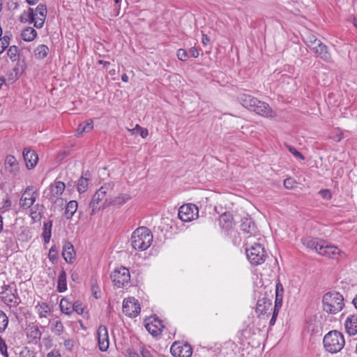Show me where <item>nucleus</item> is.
Instances as JSON below:
<instances>
[{
	"instance_id": "obj_30",
	"label": "nucleus",
	"mask_w": 357,
	"mask_h": 357,
	"mask_svg": "<svg viewBox=\"0 0 357 357\" xmlns=\"http://www.w3.org/2000/svg\"><path fill=\"white\" fill-rule=\"evenodd\" d=\"M37 36L36 31L32 27H26L21 32V37L26 42L33 41Z\"/></svg>"
},
{
	"instance_id": "obj_20",
	"label": "nucleus",
	"mask_w": 357,
	"mask_h": 357,
	"mask_svg": "<svg viewBox=\"0 0 357 357\" xmlns=\"http://www.w3.org/2000/svg\"><path fill=\"white\" fill-rule=\"evenodd\" d=\"M238 102L248 110L253 109L254 105L257 102V98L244 93H241L237 96Z\"/></svg>"
},
{
	"instance_id": "obj_39",
	"label": "nucleus",
	"mask_w": 357,
	"mask_h": 357,
	"mask_svg": "<svg viewBox=\"0 0 357 357\" xmlns=\"http://www.w3.org/2000/svg\"><path fill=\"white\" fill-rule=\"evenodd\" d=\"M77 208V202L76 201H70L66 208V215L68 218H71Z\"/></svg>"
},
{
	"instance_id": "obj_31",
	"label": "nucleus",
	"mask_w": 357,
	"mask_h": 357,
	"mask_svg": "<svg viewBox=\"0 0 357 357\" xmlns=\"http://www.w3.org/2000/svg\"><path fill=\"white\" fill-rule=\"evenodd\" d=\"M36 309L40 318H47L51 311L49 305L44 302H38Z\"/></svg>"
},
{
	"instance_id": "obj_47",
	"label": "nucleus",
	"mask_w": 357,
	"mask_h": 357,
	"mask_svg": "<svg viewBox=\"0 0 357 357\" xmlns=\"http://www.w3.org/2000/svg\"><path fill=\"white\" fill-rule=\"evenodd\" d=\"M286 147L288 149V151L297 159H300V160L305 159L303 155L301 153H300L298 151H297L294 146H291L289 144H286Z\"/></svg>"
},
{
	"instance_id": "obj_64",
	"label": "nucleus",
	"mask_w": 357,
	"mask_h": 357,
	"mask_svg": "<svg viewBox=\"0 0 357 357\" xmlns=\"http://www.w3.org/2000/svg\"><path fill=\"white\" fill-rule=\"evenodd\" d=\"M98 63L103 65L104 67H108L110 65V63L109 61L99 60L98 61Z\"/></svg>"
},
{
	"instance_id": "obj_23",
	"label": "nucleus",
	"mask_w": 357,
	"mask_h": 357,
	"mask_svg": "<svg viewBox=\"0 0 357 357\" xmlns=\"http://www.w3.org/2000/svg\"><path fill=\"white\" fill-rule=\"evenodd\" d=\"M345 331L349 335H355L357 334V316H349L344 322Z\"/></svg>"
},
{
	"instance_id": "obj_40",
	"label": "nucleus",
	"mask_w": 357,
	"mask_h": 357,
	"mask_svg": "<svg viewBox=\"0 0 357 357\" xmlns=\"http://www.w3.org/2000/svg\"><path fill=\"white\" fill-rule=\"evenodd\" d=\"M52 332L56 335H61L64 331V326L59 320L54 322L51 326Z\"/></svg>"
},
{
	"instance_id": "obj_38",
	"label": "nucleus",
	"mask_w": 357,
	"mask_h": 357,
	"mask_svg": "<svg viewBox=\"0 0 357 357\" xmlns=\"http://www.w3.org/2000/svg\"><path fill=\"white\" fill-rule=\"evenodd\" d=\"M73 304L67 299L62 298L60 301V309L61 312L70 315L73 312Z\"/></svg>"
},
{
	"instance_id": "obj_19",
	"label": "nucleus",
	"mask_w": 357,
	"mask_h": 357,
	"mask_svg": "<svg viewBox=\"0 0 357 357\" xmlns=\"http://www.w3.org/2000/svg\"><path fill=\"white\" fill-rule=\"evenodd\" d=\"M250 111L262 116H271L273 112L272 109L268 103L260 101L258 99L257 102L255 103L253 109H251Z\"/></svg>"
},
{
	"instance_id": "obj_18",
	"label": "nucleus",
	"mask_w": 357,
	"mask_h": 357,
	"mask_svg": "<svg viewBox=\"0 0 357 357\" xmlns=\"http://www.w3.org/2000/svg\"><path fill=\"white\" fill-rule=\"evenodd\" d=\"M22 154L27 169H33L38 161L37 153L29 148H24Z\"/></svg>"
},
{
	"instance_id": "obj_41",
	"label": "nucleus",
	"mask_w": 357,
	"mask_h": 357,
	"mask_svg": "<svg viewBox=\"0 0 357 357\" xmlns=\"http://www.w3.org/2000/svg\"><path fill=\"white\" fill-rule=\"evenodd\" d=\"M88 185H89V178L82 176L78 180V182H77V191L79 193L84 192L87 190Z\"/></svg>"
},
{
	"instance_id": "obj_28",
	"label": "nucleus",
	"mask_w": 357,
	"mask_h": 357,
	"mask_svg": "<svg viewBox=\"0 0 357 357\" xmlns=\"http://www.w3.org/2000/svg\"><path fill=\"white\" fill-rule=\"evenodd\" d=\"M44 209L45 208L43 204H33V206L30 207V216L32 220L34 221L40 220L44 213Z\"/></svg>"
},
{
	"instance_id": "obj_33",
	"label": "nucleus",
	"mask_w": 357,
	"mask_h": 357,
	"mask_svg": "<svg viewBox=\"0 0 357 357\" xmlns=\"http://www.w3.org/2000/svg\"><path fill=\"white\" fill-rule=\"evenodd\" d=\"M66 273L63 269L60 271L57 280V290L59 292H64L67 289Z\"/></svg>"
},
{
	"instance_id": "obj_45",
	"label": "nucleus",
	"mask_w": 357,
	"mask_h": 357,
	"mask_svg": "<svg viewBox=\"0 0 357 357\" xmlns=\"http://www.w3.org/2000/svg\"><path fill=\"white\" fill-rule=\"evenodd\" d=\"M48 258L52 264L56 263L58 258V248L56 245H52L50 248L49 250Z\"/></svg>"
},
{
	"instance_id": "obj_29",
	"label": "nucleus",
	"mask_w": 357,
	"mask_h": 357,
	"mask_svg": "<svg viewBox=\"0 0 357 357\" xmlns=\"http://www.w3.org/2000/svg\"><path fill=\"white\" fill-rule=\"evenodd\" d=\"M131 199V197L129 194L122 193L115 197L114 198L109 199V206H120L126 203L128 200Z\"/></svg>"
},
{
	"instance_id": "obj_25",
	"label": "nucleus",
	"mask_w": 357,
	"mask_h": 357,
	"mask_svg": "<svg viewBox=\"0 0 357 357\" xmlns=\"http://www.w3.org/2000/svg\"><path fill=\"white\" fill-rule=\"evenodd\" d=\"M219 225L222 229L229 230L234 225L233 216L230 213H224L219 217Z\"/></svg>"
},
{
	"instance_id": "obj_27",
	"label": "nucleus",
	"mask_w": 357,
	"mask_h": 357,
	"mask_svg": "<svg viewBox=\"0 0 357 357\" xmlns=\"http://www.w3.org/2000/svg\"><path fill=\"white\" fill-rule=\"evenodd\" d=\"M271 306V301L266 296H263L259 298L257 302L256 312L259 314H265Z\"/></svg>"
},
{
	"instance_id": "obj_21",
	"label": "nucleus",
	"mask_w": 357,
	"mask_h": 357,
	"mask_svg": "<svg viewBox=\"0 0 357 357\" xmlns=\"http://www.w3.org/2000/svg\"><path fill=\"white\" fill-rule=\"evenodd\" d=\"M62 256L68 264H72L74 261L76 253L71 243L68 241L65 242L63 245Z\"/></svg>"
},
{
	"instance_id": "obj_43",
	"label": "nucleus",
	"mask_w": 357,
	"mask_h": 357,
	"mask_svg": "<svg viewBox=\"0 0 357 357\" xmlns=\"http://www.w3.org/2000/svg\"><path fill=\"white\" fill-rule=\"evenodd\" d=\"M8 324V317L6 314L0 310V333H3L6 329Z\"/></svg>"
},
{
	"instance_id": "obj_36",
	"label": "nucleus",
	"mask_w": 357,
	"mask_h": 357,
	"mask_svg": "<svg viewBox=\"0 0 357 357\" xmlns=\"http://www.w3.org/2000/svg\"><path fill=\"white\" fill-rule=\"evenodd\" d=\"M93 128V121L91 119L87 120L86 122L79 124L77 128V134L82 135L84 132H89Z\"/></svg>"
},
{
	"instance_id": "obj_55",
	"label": "nucleus",
	"mask_w": 357,
	"mask_h": 357,
	"mask_svg": "<svg viewBox=\"0 0 357 357\" xmlns=\"http://www.w3.org/2000/svg\"><path fill=\"white\" fill-rule=\"evenodd\" d=\"M63 345L67 350L71 351L74 347V341L70 338L65 339Z\"/></svg>"
},
{
	"instance_id": "obj_42",
	"label": "nucleus",
	"mask_w": 357,
	"mask_h": 357,
	"mask_svg": "<svg viewBox=\"0 0 357 357\" xmlns=\"http://www.w3.org/2000/svg\"><path fill=\"white\" fill-rule=\"evenodd\" d=\"M7 55L13 61H17L19 59V48L16 45L10 46L8 50Z\"/></svg>"
},
{
	"instance_id": "obj_49",
	"label": "nucleus",
	"mask_w": 357,
	"mask_h": 357,
	"mask_svg": "<svg viewBox=\"0 0 357 357\" xmlns=\"http://www.w3.org/2000/svg\"><path fill=\"white\" fill-rule=\"evenodd\" d=\"M45 18H46V16H44V17H41L40 15L35 16L34 21H33L32 23H33L35 27H36L37 29H40L43 26Z\"/></svg>"
},
{
	"instance_id": "obj_51",
	"label": "nucleus",
	"mask_w": 357,
	"mask_h": 357,
	"mask_svg": "<svg viewBox=\"0 0 357 357\" xmlns=\"http://www.w3.org/2000/svg\"><path fill=\"white\" fill-rule=\"evenodd\" d=\"M51 228H52V224H50L48 229H44L43 233V238L44 239V242L45 243H47L50 242L51 238Z\"/></svg>"
},
{
	"instance_id": "obj_53",
	"label": "nucleus",
	"mask_w": 357,
	"mask_h": 357,
	"mask_svg": "<svg viewBox=\"0 0 357 357\" xmlns=\"http://www.w3.org/2000/svg\"><path fill=\"white\" fill-rule=\"evenodd\" d=\"M0 352L3 356H8L7 345L5 340L1 337H0Z\"/></svg>"
},
{
	"instance_id": "obj_7",
	"label": "nucleus",
	"mask_w": 357,
	"mask_h": 357,
	"mask_svg": "<svg viewBox=\"0 0 357 357\" xmlns=\"http://www.w3.org/2000/svg\"><path fill=\"white\" fill-rule=\"evenodd\" d=\"M112 282L117 288L123 287L130 280L129 270L126 267H120L114 270L111 274Z\"/></svg>"
},
{
	"instance_id": "obj_50",
	"label": "nucleus",
	"mask_w": 357,
	"mask_h": 357,
	"mask_svg": "<svg viewBox=\"0 0 357 357\" xmlns=\"http://www.w3.org/2000/svg\"><path fill=\"white\" fill-rule=\"evenodd\" d=\"M73 312H76L78 314H82L84 312V307L80 301H75L73 303Z\"/></svg>"
},
{
	"instance_id": "obj_1",
	"label": "nucleus",
	"mask_w": 357,
	"mask_h": 357,
	"mask_svg": "<svg viewBox=\"0 0 357 357\" xmlns=\"http://www.w3.org/2000/svg\"><path fill=\"white\" fill-rule=\"evenodd\" d=\"M153 242V235L151 231L145 227L137 228L132 234L130 238L131 245L133 249L139 251L147 250Z\"/></svg>"
},
{
	"instance_id": "obj_34",
	"label": "nucleus",
	"mask_w": 357,
	"mask_h": 357,
	"mask_svg": "<svg viewBox=\"0 0 357 357\" xmlns=\"http://www.w3.org/2000/svg\"><path fill=\"white\" fill-rule=\"evenodd\" d=\"M49 47L45 45H39L33 51L34 56L36 59H43L49 53Z\"/></svg>"
},
{
	"instance_id": "obj_60",
	"label": "nucleus",
	"mask_w": 357,
	"mask_h": 357,
	"mask_svg": "<svg viewBox=\"0 0 357 357\" xmlns=\"http://www.w3.org/2000/svg\"><path fill=\"white\" fill-rule=\"evenodd\" d=\"M141 355L143 357H152L151 352L149 349H142L141 350Z\"/></svg>"
},
{
	"instance_id": "obj_35",
	"label": "nucleus",
	"mask_w": 357,
	"mask_h": 357,
	"mask_svg": "<svg viewBox=\"0 0 357 357\" xmlns=\"http://www.w3.org/2000/svg\"><path fill=\"white\" fill-rule=\"evenodd\" d=\"M283 296H284L283 286L280 282H278L275 286V303H276V305L278 307L279 305H282Z\"/></svg>"
},
{
	"instance_id": "obj_16",
	"label": "nucleus",
	"mask_w": 357,
	"mask_h": 357,
	"mask_svg": "<svg viewBox=\"0 0 357 357\" xmlns=\"http://www.w3.org/2000/svg\"><path fill=\"white\" fill-rule=\"evenodd\" d=\"M145 327L153 336H158L161 333L164 325L160 319L158 317H153L147 321Z\"/></svg>"
},
{
	"instance_id": "obj_48",
	"label": "nucleus",
	"mask_w": 357,
	"mask_h": 357,
	"mask_svg": "<svg viewBox=\"0 0 357 357\" xmlns=\"http://www.w3.org/2000/svg\"><path fill=\"white\" fill-rule=\"evenodd\" d=\"M36 16L40 15L44 17L47 15V8L45 4L40 3L34 10Z\"/></svg>"
},
{
	"instance_id": "obj_8",
	"label": "nucleus",
	"mask_w": 357,
	"mask_h": 357,
	"mask_svg": "<svg viewBox=\"0 0 357 357\" xmlns=\"http://www.w3.org/2000/svg\"><path fill=\"white\" fill-rule=\"evenodd\" d=\"M319 254L320 255L333 259H339L345 255L344 253L341 251L339 248L335 245L328 244L324 241L322 242V245L320 246V248H319Z\"/></svg>"
},
{
	"instance_id": "obj_61",
	"label": "nucleus",
	"mask_w": 357,
	"mask_h": 357,
	"mask_svg": "<svg viewBox=\"0 0 357 357\" xmlns=\"http://www.w3.org/2000/svg\"><path fill=\"white\" fill-rule=\"evenodd\" d=\"M47 357H61V356L58 351H52L47 354Z\"/></svg>"
},
{
	"instance_id": "obj_57",
	"label": "nucleus",
	"mask_w": 357,
	"mask_h": 357,
	"mask_svg": "<svg viewBox=\"0 0 357 357\" xmlns=\"http://www.w3.org/2000/svg\"><path fill=\"white\" fill-rule=\"evenodd\" d=\"M8 291H12L10 285L3 283V285L1 287V291L0 292V294H1V296H3L6 295V294H9L8 292Z\"/></svg>"
},
{
	"instance_id": "obj_2",
	"label": "nucleus",
	"mask_w": 357,
	"mask_h": 357,
	"mask_svg": "<svg viewBox=\"0 0 357 357\" xmlns=\"http://www.w3.org/2000/svg\"><path fill=\"white\" fill-rule=\"evenodd\" d=\"M113 185L110 183H106L101 186L93 195L90 203L91 208V214H94L97 211L105 208L109 206V195L112 191Z\"/></svg>"
},
{
	"instance_id": "obj_58",
	"label": "nucleus",
	"mask_w": 357,
	"mask_h": 357,
	"mask_svg": "<svg viewBox=\"0 0 357 357\" xmlns=\"http://www.w3.org/2000/svg\"><path fill=\"white\" fill-rule=\"evenodd\" d=\"M128 357H140V355L132 349H128L126 351Z\"/></svg>"
},
{
	"instance_id": "obj_46",
	"label": "nucleus",
	"mask_w": 357,
	"mask_h": 357,
	"mask_svg": "<svg viewBox=\"0 0 357 357\" xmlns=\"http://www.w3.org/2000/svg\"><path fill=\"white\" fill-rule=\"evenodd\" d=\"M10 37L4 36L0 38V54H1L9 45Z\"/></svg>"
},
{
	"instance_id": "obj_44",
	"label": "nucleus",
	"mask_w": 357,
	"mask_h": 357,
	"mask_svg": "<svg viewBox=\"0 0 357 357\" xmlns=\"http://www.w3.org/2000/svg\"><path fill=\"white\" fill-rule=\"evenodd\" d=\"M128 131L132 135L136 134L137 131H141V137L142 138H146L149 135L148 130L146 128H144L141 127L138 124H137L135 126V127L132 129H128Z\"/></svg>"
},
{
	"instance_id": "obj_32",
	"label": "nucleus",
	"mask_w": 357,
	"mask_h": 357,
	"mask_svg": "<svg viewBox=\"0 0 357 357\" xmlns=\"http://www.w3.org/2000/svg\"><path fill=\"white\" fill-rule=\"evenodd\" d=\"M303 38L305 43L310 50L312 49L313 45H317L319 42L321 41L320 40H318L316 36L310 31H306L304 33Z\"/></svg>"
},
{
	"instance_id": "obj_17",
	"label": "nucleus",
	"mask_w": 357,
	"mask_h": 357,
	"mask_svg": "<svg viewBox=\"0 0 357 357\" xmlns=\"http://www.w3.org/2000/svg\"><path fill=\"white\" fill-rule=\"evenodd\" d=\"M1 301L9 308L17 307L21 303V298L18 294L17 289L15 288L10 294L1 296Z\"/></svg>"
},
{
	"instance_id": "obj_9",
	"label": "nucleus",
	"mask_w": 357,
	"mask_h": 357,
	"mask_svg": "<svg viewBox=\"0 0 357 357\" xmlns=\"http://www.w3.org/2000/svg\"><path fill=\"white\" fill-rule=\"evenodd\" d=\"M178 215L183 222H190L198 217V208L192 204H184L179 208Z\"/></svg>"
},
{
	"instance_id": "obj_10",
	"label": "nucleus",
	"mask_w": 357,
	"mask_h": 357,
	"mask_svg": "<svg viewBox=\"0 0 357 357\" xmlns=\"http://www.w3.org/2000/svg\"><path fill=\"white\" fill-rule=\"evenodd\" d=\"M170 351L174 357H190L192 354V348L187 342H174L171 346Z\"/></svg>"
},
{
	"instance_id": "obj_59",
	"label": "nucleus",
	"mask_w": 357,
	"mask_h": 357,
	"mask_svg": "<svg viewBox=\"0 0 357 357\" xmlns=\"http://www.w3.org/2000/svg\"><path fill=\"white\" fill-rule=\"evenodd\" d=\"M190 54L191 55V56L194 57V58H197L199 55V50L195 47H192L190 49Z\"/></svg>"
},
{
	"instance_id": "obj_5",
	"label": "nucleus",
	"mask_w": 357,
	"mask_h": 357,
	"mask_svg": "<svg viewBox=\"0 0 357 357\" xmlns=\"http://www.w3.org/2000/svg\"><path fill=\"white\" fill-rule=\"evenodd\" d=\"M245 245L248 259L252 265H260L265 261L267 257L266 252L260 243L251 244V242L247 240Z\"/></svg>"
},
{
	"instance_id": "obj_3",
	"label": "nucleus",
	"mask_w": 357,
	"mask_h": 357,
	"mask_svg": "<svg viewBox=\"0 0 357 357\" xmlns=\"http://www.w3.org/2000/svg\"><path fill=\"white\" fill-rule=\"evenodd\" d=\"M322 304L325 312L335 314L344 307V297L337 291H329L324 295Z\"/></svg>"
},
{
	"instance_id": "obj_37",
	"label": "nucleus",
	"mask_w": 357,
	"mask_h": 357,
	"mask_svg": "<svg viewBox=\"0 0 357 357\" xmlns=\"http://www.w3.org/2000/svg\"><path fill=\"white\" fill-rule=\"evenodd\" d=\"M36 14L33 8H29L26 10H24L20 16V21L22 22H29L32 23L34 21V17Z\"/></svg>"
},
{
	"instance_id": "obj_22",
	"label": "nucleus",
	"mask_w": 357,
	"mask_h": 357,
	"mask_svg": "<svg viewBox=\"0 0 357 357\" xmlns=\"http://www.w3.org/2000/svg\"><path fill=\"white\" fill-rule=\"evenodd\" d=\"M241 229L245 234L248 235V240L252 237L255 236L258 231L255 223L250 219H245L241 225Z\"/></svg>"
},
{
	"instance_id": "obj_4",
	"label": "nucleus",
	"mask_w": 357,
	"mask_h": 357,
	"mask_svg": "<svg viewBox=\"0 0 357 357\" xmlns=\"http://www.w3.org/2000/svg\"><path fill=\"white\" fill-rule=\"evenodd\" d=\"M323 344L328 352L336 354L343 349L345 340L342 333L337 331H331L324 337Z\"/></svg>"
},
{
	"instance_id": "obj_56",
	"label": "nucleus",
	"mask_w": 357,
	"mask_h": 357,
	"mask_svg": "<svg viewBox=\"0 0 357 357\" xmlns=\"http://www.w3.org/2000/svg\"><path fill=\"white\" fill-rule=\"evenodd\" d=\"M295 184V181L291 178H288L284 179V185L287 189H291L294 188Z\"/></svg>"
},
{
	"instance_id": "obj_26",
	"label": "nucleus",
	"mask_w": 357,
	"mask_h": 357,
	"mask_svg": "<svg viewBox=\"0 0 357 357\" xmlns=\"http://www.w3.org/2000/svg\"><path fill=\"white\" fill-rule=\"evenodd\" d=\"M324 241L319 240L315 238L307 237L302 240L303 244L307 248L315 250L318 254L319 253V248L322 245Z\"/></svg>"
},
{
	"instance_id": "obj_52",
	"label": "nucleus",
	"mask_w": 357,
	"mask_h": 357,
	"mask_svg": "<svg viewBox=\"0 0 357 357\" xmlns=\"http://www.w3.org/2000/svg\"><path fill=\"white\" fill-rule=\"evenodd\" d=\"M176 55L178 59L183 61H186L188 57V54L184 49H179Z\"/></svg>"
},
{
	"instance_id": "obj_6",
	"label": "nucleus",
	"mask_w": 357,
	"mask_h": 357,
	"mask_svg": "<svg viewBox=\"0 0 357 357\" xmlns=\"http://www.w3.org/2000/svg\"><path fill=\"white\" fill-rule=\"evenodd\" d=\"M66 188L63 182L55 181L51 183L49 187L44 191V195L52 203L60 202L63 203V200L60 198Z\"/></svg>"
},
{
	"instance_id": "obj_12",
	"label": "nucleus",
	"mask_w": 357,
	"mask_h": 357,
	"mask_svg": "<svg viewBox=\"0 0 357 357\" xmlns=\"http://www.w3.org/2000/svg\"><path fill=\"white\" fill-rule=\"evenodd\" d=\"M141 307L137 299L131 297L124 299L123 312L130 317H136L140 312Z\"/></svg>"
},
{
	"instance_id": "obj_15",
	"label": "nucleus",
	"mask_w": 357,
	"mask_h": 357,
	"mask_svg": "<svg viewBox=\"0 0 357 357\" xmlns=\"http://www.w3.org/2000/svg\"><path fill=\"white\" fill-rule=\"evenodd\" d=\"M97 339L99 349L106 351L109 348V340L108 331L105 326H100L97 331Z\"/></svg>"
},
{
	"instance_id": "obj_54",
	"label": "nucleus",
	"mask_w": 357,
	"mask_h": 357,
	"mask_svg": "<svg viewBox=\"0 0 357 357\" xmlns=\"http://www.w3.org/2000/svg\"><path fill=\"white\" fill-rule=\"evenodd\" d=\"M319 194L321 196L322 198L327 199V200L331 199L332 197L331 192L328 189L321 190L319 192Z\"/></svg>"
},
{
	"instance_id": "obj_63",
	"label": "nucleus",
	"mask_w": 357,
	"mask_h": 357,
	"mask_svg": "<svg viewBox=\"0 0 357 357\" xmlns=\"http://www.w3.org/2000/svg\"><path fill=\"white\" fill-rule=\"evenodd\" d=\"M282 307V305H279L278 307L276 305V303H275V305H274V310H273V314L274 316H276L278 317V314L279 313V311L280 310V308Z\"/></svg>"
},
{
	"instance_id": "obj_13",
	"label": "nucleus",
	"mask_w": 357,
	"mask_h": 357,
	"mask_svg": "<svg viewBox=\"0 0 357 357\" xmlns=\"http://www.w3.org/2000/svg\"><path fill=\"white\" fill-rule=\"evenodd\" d=\"M4 172L8 176L17 177L20 175V165L13 155L6 156L4 162Z\"/></svg>"
},
{
	"instance_id": "obj_24",
	"label": "nucleus",
	"mask_w": 357,
	"mask_h": 357,
	"mask_svg": "<svg viewBox=\"0 0 357 357\" xmlns=\"http://www.w3.org/2000/svg\"><path fill=\"white\" fill-rule=\"evenodd\" d=\"M41 332L39 327L35 324H29L26 328V336L30 340L29 342L37 343L41 337Z\"/></svg>"
},
{
	"instance_id": "obj_14",
	"label": "nucleus",
	"mask_w": 357,
	"mask_h": 357,
	"mask_svg": "<svg viewBox=\"0 0 357 357\" xmlns=\"http://www.w3.org/2000/svg\"><path fill=\"white\" fill-rule=\"evenodd\" d=\"M311 50L325 62L330 63L333 62L328 47L321 41L319 42L317 45H313Z\"/></svg>"
},
{
	"instance_id": "obj_11",
	"label": "nucleus",
	"mask_w": 357,
	"mask_h": 357,
	"mask_svg": "<svg viewBox=\"0 0 357 357\" xmlns=\"http://www.w3.org/2000/svg\"><path fill=\"white\" fill-rule=\"evenodd\" d=\"M38 197L37 190L31 185L27 186L20 199V206L22 208H29Z\"/></svg>"
},
{
	"instance_id": "obj_62",
	"label": "nucleus",
	"mask_w": 357,
	"mask_h": 357,
	"mask_svg": "<svg viewBox=\"0 0 357 357\" xmlns=\"http://www.w3.org/2000/svg\"><path fill=\"white\" fill-rule=\"evenodd\" d=\"M209 41H210L209 37L206 34H203L202 35V43L204 45H206Z\"/></svg>"
}]
</instances>
